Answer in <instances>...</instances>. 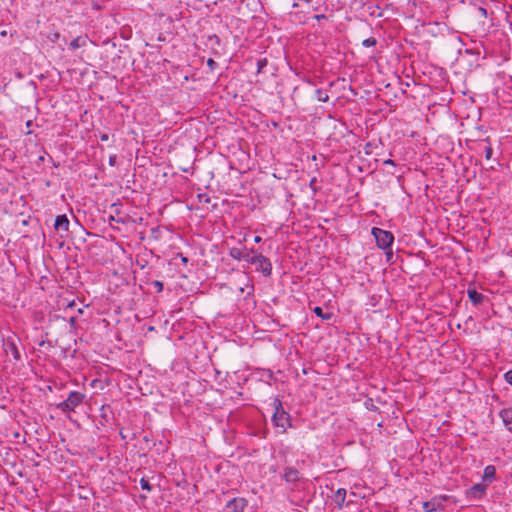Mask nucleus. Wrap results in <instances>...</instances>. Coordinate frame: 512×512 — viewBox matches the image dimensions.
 I'll return each instance as SVG.
<instances>
[{
  "instance_id": "obj_1",
  "label": "nucleus",
  "mask_w": 512,
  "mask_h": 512,
  "mask_svg": "<svg viewBox=\"0 0 512 512\" xmlns=\"http://www.w3.org/2000/svg\"><path fill=\"white\" fill-rule=\"evenodd\" d=\"M272 406L274 409L272 415V423L274 427L279 429L280 433H285L289 427H291V418L288 412H286L283 408L282 402L280 399L275 398L272 402Z\"/></svg>"
},
{
  "instance_id": "obj_2",
  "label": "nucleus",
  "mask_w": 512,
  "mask_h": 512,
  "mask_svg": "<svg viewBox=\"0 0 512 512\" xmlns=\"http://www.w3.org/2000/svg\"><path fill=\"white\" fill-rule=\"evenodd\" d=\"M84 398L85 395L83 393L71 391L64 401L57 404V408L65 414L74 412L75 409L82 404Z\"/></svg>"
},
{
  "instance_id": "obj_3",
  "label": "nucleus",
  "mask_w": 512,
  "mask_h": 512,
  "mask_svg": "<svg viewBox=\"0 0 512 512\" xmlns=\"http://www.w3.org/2000/svg\"><path fill=\"white\" fill-rule=\"evenodd\" d=\"M372 235L375 238L378 248L383 250L391 248V245L394 241V236L390 231L374 227L372 229Z\"/></svg>"
},
{
  "instance_id": "obj_4",
  "label": "nucleus",
  "mask_w": 512,
  "mask_h": 512,
  "mask_svg": "<svg viewBox=\"0 0 512 512\" xmlns=\"http://www.w3.org/2000/svg\"><path fill=\"white\" fill-rule=\"evenodd\" d=\"M253 265H255L256 271L261 272L263 276H271L272 263L267 257L263 256L262 254H257L256 262H254Z\"/></svg>"
},
{
  "instance_id": "obj_5",
  "label": "nucleus",
  "mask_w": 512,
  "mask_h": 512,
  "mask_svg": "<svg viewBox=\"0 0 512 512\" xmlns=\"http://www.w3.org/2000/svg\"><path fill=\"white\" fill-rule=\"evenodd\" d=\"M422 507L425 512H435L437 510H442L444 509L443 498L433 497L429 501L423 502Z\"/></svg>"
},
{
  "instance_id": "obj_6",
  "label": "nucleus",
  "mask_w": 512,
  "mask_h": 512,
  "mask_svg": "<svg viewBox=\"0 0 512 512\" xmlns=\"http://www.w3.org/2000/svg\"><path fill=\"white\" fill-rule=\"evenodd\" d=\"M282 478L287 483L295 484L300 480V472L294 467H286Z\"/></svg>"
},
{
  "instance_id": "obj_7",
  "label": "nucleus",
  "mask_w": 512,
  "mask_h": 512,
  "mask_svg": "<svg viewBox=\"0 0 512 512\" xmlns=\"http://www.w3.org/2000/svg\"><path fill=\"white\" fill-rule=\"evenodd\" d=\"M4 350L7 354H11L16 361L20 360L21 355L13 338H7L4 343Z\"/></svg>"
},
{
  "instance_id": "obj_8",
  "label": "nucleus",
  "mask_w": 512,
  "mask_h": 512,
  "mask_svg": "<svg viewBox=\"0 0 512 512\" xmlns=\"http://www.w3.org/2000/svg\"><path fill=\"white\" fill-rule=\"evenodd\" d=\"M247 506V500L244 498H234L227 503V508L232 512H244Z\"/></svg>"
},
{
  "instance_id": "obj_9",
  "label": "nucleus",
  "mask_w": 512,
  "mask_h": 512,
  "mask_svg": "<svg viewBox=\"0 0 512 512\" xmlns=\"http://www.w3.org/2000/svg\"><path fill=\"white\" fill-rule=\"evenodd\" d=\"M487 490V485L482 483L474 484L468 491L469 497L473 499H480L482 498Z\"/></svg>"
},
{
  "instance_id": "obj_10",
  "label": "nucleus",
  "mask_w": 512,
  "mask_h": 512,
  "mask_svg": "<svg viewBox=\"0 0 512 512\" xmlns=\"http://www.w3.org/2000/svg\"><path fill=\"white\" fill-rule=\"evenodd\" d=\"M505 428L512 433V407L503 408L499 412Z\"/></svg>"
},
{
  "instance_id": "obj_11",
  "label": "nucleus",
  "mask_w": 512,
  "mask_h": 512,
  "mask_svg": "<svg viewBox=\"0 0 512 512\" xmlns=\"http://www.w3.org/2000/svg\"><path fill=\"white\" fill-rule=\"evenodd\" d=\"M69 220L65 214L58 215L55 219L54 227L59 232H68Z\"/></svg>"
},
{
  "instance_id": "obj_12",
  "label": "nucleus",
  "mask_w": 512,
  "mask_h": 512,
  "mask_svg": "<svg viewBox=\"0 0 512 512\" xmlns=\"http://www.w3.org/2000/svg\"><path fill=\"white\" fill-rule=\"evenodd\" d=\"M346 498V490L344 488H339L333 495L332 500L335 505L342 509Z\"/></svg>"
},
{
  "instance_id": "obj_13",
  "label": "nucleus",
  "mask_w": 512,
  "mask_h": 512,
  "mask_svg": "<svg viewBox=\"0 0 512 512\" xmlns=\"http://www.w3.org/2000/svg\"><path fill=\"white\" fill-rule=\"evenodd\" d=\"M468 298L473 305L478 306L482 304L485 296L482 293L477 292L475 289H468Z\"/></svg>"
},
{
  "instance_id": "obj_14",
  "label": "nucleus",
  "mask_w": 512,
  "mask_h": 512,
  "mask_svg": "<svg viewBox=\"0 0 512 512\" xmlns=\"http://www.w3.org/2000/svg\"><path fill=\"white\" fill-rule=\"evenodd\" d=\"M496 478V468L494 465H488L485 467L482 480L491 483Z\"/></svg>"
},
{
  "instance_id": "obj_15",
  "label": "nucleus",
  "mask_w": 512,
  "mask_h": 512,
  "mask_svg": "<svg viewBox=\"0 0 512 512\" xmlns=\"http://www.w3.org/2000/svg\"><path fill=\"white\" fill-rule=\"evenodd\" d=\"M87 40V36H78L69 43V48L71 50H76L78 48L84 47L87 44Z\"/></svg>"
},
{
  "instance_id": "obj_16",
  "label": "nucleus",
  "mask_w": 512,
  "mask_h": 512,
  "mask_svg": "<svg viewBox=\"0 0 512 512\" xmlns=\"http://www.w3.org/2000/svg\"><path fill=\"white\" fill-rule=\"evenodd\" d=\"M313 312L317 317L321 318L322 320L328 321L333 317V314L331 312H324L323 309L319 306L314 307Z\"/></svg>"
},
{
  "instance_id": "obj_17",
  "label": "nucleus",
  "mask_w": 512,
  "mask_h": 512,
  "mask_svg": "<svg viewBox=\"0 0 512 512\" xmlns=\"http://www.w3.org/2000/svg\"><path fill=\"white\" fill-rule=\"evenodd\" d=\"M245 249L246 247H244L243 249H239V248H231L229 250V256L235 260H242L244 256V252H245Z\"/></svg>"
},
{
  "instance_id": "obj_18",
  "label": "nucleus",
  "mask_w": 512,
  "mask_h": 512,
  "mask_svg": "<svg viewBox=\"0 0 512 512\" xmlns=\"http://www.w3.org/2000/svg\"><path fill=\"white\" fill-rule=\"evenodd\" d=\"M244 256L242 260H245L249 264H254L256 262L257 254H255V250L253 248L251 249H245Z\"/></svg>"
},
{
  "instance_id": "obj_19",
  "label": "nucleus",
  "mask_w": 512,
  "mask_h": 512,
  "mask_svg": "<svg viewBox=\"0 0 512 512\" xmlns=\"http://www.w3.org/2000/svg\"><path fill=\"white\" fill-rule=\"evenodd\" d=\"M314 99L319 102H327L329 99V96L326 91L322 89H317L314 92Z\"/></svg>"
},
{
  "instance_id": "obj_20",
  "label": "nucleus",
  "mask_w": 512,
  "mask_h": 512,
  "mask_svg": "<svg viewBox=\"0 0 512 512\" xmlns=\"http://www.w3.org/2000/svg\"><path fill=\"white\" fill-rule=\"evenodd\" d=\"M139 483L143 490H146L148 492H151L153 490V486L149 483V481L146 478H141Z\"/></svg>"
},
{
  "instance_id": "obj_21",
  "label": "nucleus",
  "mask_w": 512,
  "mask_h": 512,
  "mask_svg": "<svg viewBox=\"0 0 512 512\" xmlns=\"http://www.w3.org/2000/svg\"><path fill=\"white\" fill-rule=\"evenodd\" d=\"M376 39L374 37H370V38H367V39H364L362 41V45L364 47H372V46H375L376 45Z\"/></svg>"
},
{
  "instance_id": "obj_22",
  "label": "nucleus",
  "mask_w": 512,
  "mask_h": 512,
  "mask_svg": "<svg viewBox=\"0 0 512 512\" xmlns=\"http://www.w3.org/2000/svg\"><path fill=\"white\" fill-rule=\"evenodd\" d=\"M267 65V59L263 58L257 61V72H262L263 68Z\"/></svg>"
},
{
  "instance_id": "obj_23",
  "label": "nucleus",
  "mask_w": 512,
  "mask_h": 512,
  "mask_svg": "<svg viewBox=\"0 0 512 512\" xmlns=\"http://www.w3.org/2000/svg\"><path fill=\"white\" fill-rule=\"evenodd\" d=\"M493 154V149L490 145L485 146V158L490 160Z\"/></svg>"
},
{
  "instance_id": "obj_24",
  "label": "nucleus",
  "mask_w": 512,
  "mask_h": 512,
  "mask_svg": "<svg viewBox=\"0 0 512 512\" xmlns=\"http://www.w3.org/2000/svg\"><path fill=\"white\" fill-rule=\"evenodd\" d=\"M505 381L512 386V369L504 374Z\"/></svg>"
},
{
  "instance_id": "obj_25",
  "label": "nucleus",
  "mask_w": 512,
  "mask_h": 512,
  "mask_svg": "<svg viewBox=\"0 0 512 512\" xmlns=\"http://www.w3.org/2000/svg\"><path fill=\"white\" fill-rule=\"evenodd\" d=\"M316 183H317V179H316V177H313V178L310 180V182H309V187H310L314 192H316V191H317Z\"/></svg>"
},
{
  "instance_id": "obj_26",
  "label": "nucleus",
  "mask_w": 512,
  "mask_h": 512,
  "mask_svg": "<svg viewBox=\"0 0 512 512\" xmlns=\"http://www.w3.org/2000/svg\"><path fill=\"white\" fill-rule=\"evenodd\" d=\"M153 286L157 289V292H161L163 290V283L158 280L153 282Z\"/></svg>"
},
{
  "instance_id": "obj_27",
  "label": "nucleus",
  "mask_w": 512,
  "mask_h": 512,
  "mask_svg": "<svg viewBox=\"0 0 512 512\" xmlns=\"http://www.w3.org/2000/svg\"><path fill=\"white\" fill-rule=\"evenodd\" d=\"M117 156L115 154L109 156V165L114 166L116 164Z\"/></svg>"
},
{
  "instance_id": "obj_28",
  "label": "nucleus",
  "mask_w": 512,
  "mask_h": 512,
  "mask_svg": "<svg viewBox=\"0 0 512 512\" xmlns=\"http://www.w3.org/2000/svg\"><path fill=\"white\" fill-rule=\"evenodd\" d=\"M478 13L484 18L487 17V10L484 7H478Z\"/></svg>"
},
{
  "instance_id": "obj_29",
  "label": "nucleus",
  "mask_w": 512,
  "mask_h": 512,
  "mask_svg": "<svg viewBox=\"0 0 512 512\" xmlns=\"http://www.w3.org/2000/svg\"><path fill=\"white\" fill-rule=\"evenodd\" d=\"M207 65H208L209 67H211L212 69H214V67L217 65V63H216L213 59L209 58V59L207 60Z\"/></svg>"
},
{
  "instance_id": "obj_30",
  "label": "nucleus",
  "mask_w": 512,
  "mask_h": 512,
  "mask_svg": "<svg viewBox=\"0 0 512 512\" xmlns=\"http://www.w3.org/2000/svg\"><path fill=\"white\" fill-rule=\"evenodd\" d=\"M384 164L385 165H391V166H395V162L392 160V159H387L384 161Z\"/></svg>"
},
{
  "instance_id": "obj_31",
  "label": "nucleus",
  "mask_w": 512,
  "mask_h": 512,
  "mask_svg": "<svg viewBox=\"0 0 512 512\" xmlns=\"http://www.w3.org/2000/svg\"><path fill=\"white\" fill-rule=\"evenodd\" d=\"M262 241V238L260 236H255L254 237V242L255 243H260Z\"/></svg>"
},
{
  "instance_id": "obj_32",
  "label": "nucleus",
  "mask_w": 512,
  "mask_h": 512,
  "mask_svg": "<svg viewBox=\"0 0 512 512\" xmlns=\"http://www.w3.org/2000/svg\"><path fill=\"white\" fill-rule=\"evenodd\" d=\"M100 138H101L102 141H107L108 140V135L107 134H102Z\"/></svg>"
},
{
  "instance_id": "obj_33",
  "label": "nucleus",
  "mask_w": 512,
  "mask_h": 512,
  "mask_svg": "<svg viewBox=\"0 0 512 512\" xmlns=\"http://www.w3.org/2000/svg\"><path fill=\"white\" fill-rule=\"evenodd\" d=\"M266 375H268V379H272L273 373L271 371H267Z\"/></svg>"
},
{
  "instance_id": "obj_34",
  "label": "nucleus",
  "mask_w": 512,
  "mask_h": 512,
  "mask_svg": "<svg viewBox=\"0 0 512 512\" xmlns=\"http://www.w3.org/2000/svg\"><path fill=\"white\" fill-rule=\"evenodd\" d=\"M69 321H70V324H71V325H74V324H75L76 319H75V317H71Z\"/></svg>"
},
{
  "instance_id": "obj_35",
  "label": "nucleus",
  "mask_w": 512,
  "mask_h": 512,
  "mask_svg": "<svg viewBox=\"0 0 512 512\" xmlns=\"http://www.w3.org/2000/svg\"><path fill=\"white\" fill-rule=\"evenodd\" d=\"M181 260H182L183 263H187L188 262L187 257H184V256H181Z\"/></svg>"
},
{
  "instance_id": "obj_36",
  "label": "nucleus",
  "mask_w": 512,
  "mask_h": 512,
  "mask_svg": "<svg viewBox=\"0 0 512 512\" xmlns=\"http://www.w3.org/2000/svg\"><path fill=\"white\" fill-rule=\"evenodd\" d=\"M30 125H31V121H30V120H28V121L26 122V126H27V128H29V127H30Z\"/></svg>"
},
{
  "instance_id": "obj_37",
  "label": "nucleus",
  "mask_w": 512,
  "mask_h": 512,
  "mask_svg": "<svg viewBox=\"0 0 512 512\" xmlns=\"http://www.w3.org/2000/svg\"><path fill=\"white\" fill-rule=\"evenodd\" d=\"M324 17H325L324 15H316L317 19H321V18H324Z\"/></svg>"
},
{
  "instance_id": "obj_38",
  "label": "nucleus",
  "mask_w": 512,
  "mask_h": 512,
  "mask_svg": "<svg viewBox=\"0 0 512 512\" xmlns=\"http://www.w3.org/2000/svg\"><path fill=\"white\" fill-rule=\"evenodd\" d=\"M6 34H7L6 31L1 32L2 36H6Z\"/></svg>"
},
{
  "instance_id": "obj_39",
  "label": "nucleus",
  "mask_w": 512,
  "mask_h": 512,
  "mask_svg": "<svg viewBox=\"0 0 512 512\" xmlns=\"http://www.w3.org/2000/svg\"><path fill=\"white\" fill-rule=\"evenodd\" d=\"M410 137H415V132H411Z\"/></svg>"
},
{
  "instance_id": "obj_40",
  "label": "nucleus",
  "mask_w": 512,
  "mask_h": 512,
  "mask_svg": "<svg viewBox=\"0 0 512 512\" xmlns=\"http://www.w3.org/2000/svg\"><path fill=\"white\" fill-rule=\"evenodd\" d=\"M0 138H3V135H2V134H0Z\"/></svg>"
}]
</instances>
